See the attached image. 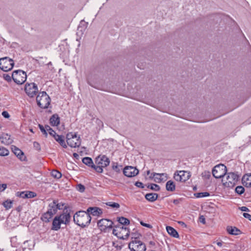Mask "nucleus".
I'll return each instance as SVG.
<instances>
[{"label":"nucleus","instance_id":"63","mask_svg":"<svg viewBox=\"0 0 251 251\" xmlns=\"http://www.w3.org/2000/svg\"><path fill=\"white\" fill-rule=\"evenodd\" d=\"M149 173H150V171H149L148 172V174H149Z\"/></svg>","mask_w":251,"mask_h":251},{"label":"nucleus","instance_id":"54","mask_svg":"<svg viewBox=\"0 0 251 251\" xmlns=\"http://www.w3.org/2000/svg\"><path fill=\"white\" fill-rule=\"evenodd\" d=\"M181 201V199H175L173 202L175 204L177 205Z\"/></svg>","mask_w":251,"mask_h":251},{"label":"nucleus","instance_id":"62","mask_svg":"<svg viewBox=\"0 0 251 251\" xmlns=\"http://www.w3.org/2000/svg\"><path fill=\"white\" fill-rule=\"evenodd\" d=\"M97 121H99V123H102V122L100 121V120H99L97 119Z\"/></svg>","mask_w":251,"mask_h":251},{"label":"nucleus","instance_id":"41","mask_svg":"<svg viewBox=\"0 0 251 251\" xmlns=\"http://www.w3.org/2000/svg\"><path fill=\"white\" fill-rule=\"evenodd\" d=\"M36 196V194L35 193L32 191H27L26 192V198H33Z\"/></svg>","mask_w":251,"mask_h":251},{"label":"nucleus","instance_id":"44","mask_svg":"<svg viewBox=\"0 0 251 251\" xmlns=\"http://www.w3.org/2000/svg\"><path fill=\"white\" fill-rule=\"evenodd\" d=\"M3 76L5 80L8 82L11 81L12 76H11L10 75L8 74H4Z\"/></svg>","mask_w":251,"mask_h":251},{"label":"nucleus","instance_id":"12","mask_svg":"<svg viewBox=\"0 0 251 251\" xmlns=\"http://www.w3.org/2000/svg\"><path fill=\"white\" fill-rule=\"evenodd\" d=\"M191 176L190 173L188 171H180L175 173L174 178L177 181L185 182L189 179Z\"/></svg>","mask_w":251,"mask_h":251},{"label":"nucleus","instance_id":"29","mask_svg":"<svg viewBox=\"0 0 251 251\" xmlns=\"http://www.w3.org/2000/svg\"><path fill=\"white\" fill-rule=\"evenodd\" d=\"M12 149L13 150V151L14 154L16 155L20 159H22V156H24L23 152L15 146H14V147Z\"/></svg>","mask_w":251,"mask_h":251},{"label":"nucleus","instance_id":"25","mask_svg":"<svg viewBox=\"0 0 251 251\" xmlns=\"http://www.w3.org/2000/svg\"><path fill=\"white\" fill-rule=\"evenodd\" d=\"M166 230L169 235L175 238H178L179 234L176 230L170 226H166Z\"/></svg>","mask_w":251,"mask_h":251},{"label":"nucleus","instance_id":"60","mask_svg":"<svg viewBox=\"0 0 251 251\" xmlns=\"http://www.w3.org/2000/svg\"><path fill=\"white\" fill-rule=\"evenodd\" d=\"M57 204L58 205H57V209H61L62 208L61 207V204L60 203H57Z\"/></svg>","mask_w":251,"mask_h":251},{"label":"nucleus","instance_id":"57","mask_svg":"<svg viewBox=\"0 0 251 251\" xmlns=\"http://www.w3.org/2000/svg\"><path fill=\"white\" fill-rule=\"evenodd\" d=\"M200 220H201V222L204 224L205 223V219L203 218V216H201L200 217Z\"/></svg>","mask_w":251,"mask_h":251},{"label":"nucleus","instance_id":"36","mask_svg":"<svg viewBox=\"0 0 251 251\" xmlns=\"http://www.w3.org/2000/svg\"><path fill=\"white\" fill-rule=\"evenodd\" d=\"M210 195L208 192H201L195 194V196L197 198H203L208 197Z\"/></svg>","mask_w":251,"mask_h":251},{"label":"nucleus","instance_id":"4","mask_svg":"<svg viewBox=\"0 0 251 251\" xmlns=\"http://www.w3.org/2000/svg\"><path fill=\"white\" fill-rule=\"evenodd\" d=\"M67 144L71 148H76L81 144V139L76 132H69L66 135Z\"/></svg>","mask_w":251,"mask_h":251},{"label":"nucleus","instance_id":"2","mask_svg":"<svg viewBox=\"0 0 251 251\" xmlns=\"http://www.w3.org/2000/svg\"><path fill=\"white\" fill-rule=\"evenodd\" d=\"M36 102L38 106L42 109H47L50 104L51 99L47 93L40 92L36 97Z\"/></svg>","mask_w":251,"mask_h":251},{"label":"nucleus","instance_id":"59","mask_svg":"<svg viewBox=\"0 0 251 251\" xmlns=\"http://www.w3.org/2000/svg\"><path fill=\"white\" fill-rule=\"evenodd\" d=\"M207 175H206V178H207V179H208V178H209V177H210V176H210V173H209V172H207Z\"/></svg>","mask_w":251,"mask_h":251},{"label":"nucleus","instance_id":"39","mask_svg":"<svg viewBox=\"0 0 251 251\" xmlns=\"http://www.w3.org/2000/svg\"><path fill=\"white\" fill-rule=\"evenodd\" d=\"M103 167H101V166L97 165L96 166L95 165H93V167H92V168H93L95 170V171L101 173L103 172Z\"/></svg>","mask_w":251,"mask_h":251},{"label":"nucleus","instance_id":"64","mask_svg":"<svg viewBox=\"0 0 251 251\" xmlns=\"http://www.w3.org/2000/svg\"><path fill=\"white\" fill-rule=\"evenodd\" d=\"M10 218H8V220H7V221H9Z\"/></svg>","mask_w":251,"mask_h":251},{"label":"nucleus","instance_id":"26","mask_svg":"<svg viewBox=\"0 0 251 251\" xmlns=\"http://www.w3.org/2000/svg\"><path fill=\"white\" fill-rule=\"evenodd\" d=\"M158 195L156 193H148L145 195V198L149 201L153 202L157 200Z\"/></svg>","mask_w":251,"mask_h":251},{"label":"nucleus","instance_id":"47","mask_svg":"<svg viewBox=\"0 0 251 251\" xmlns=\"http://www.w3.org/2000/svg\"><path fill=\"white\" fill-rule=\"evenodd\" d=\"M140 224L142 226H143L145 227H148L149 228H151L152 227L151 225L150 224L145 223L142 221L140 222Z\"/></svg>","mask_w":251,"mask_h":251},{"label":"nucleus","instance_id":"30","mask_svg":"<svg viewBox=\"0 0 251 251\" xmlns=\"http://www.w3.org/2000/svg\"><path fill=\"white\" fill-rule=\"evenodd\" d=\"M13 201L10 200H7L3 201L2 203V205L6 210H8L12 208Z\"/></svg>","mask_w":251,"mask_h":251},{"label":"nucleus","instance_id":"14","mask_svg":"<svg viewBox=\"0 0 251 251\" xmlns=\"http://www.w3.org/2000/svg\"><path fill=\"white\" fill-rule=\"evenodd\" d=\"M123 173L126 176L131 177L138 175L139 171L135 167L132 166H126L123 170Z\"/></svg>","mask_w":251,"mask_h":251},{"label":"nucleus","instance_id":"6","mask_svg":"<svg viewBox=\"0 0 251 251\" xmlns=\"http://www.w3.org/2000/svg\"><path fill=\"white\" fill-rule=\"evenodd\" d=\"M135 239L130 242L128 244V248L130 251H146V247L145 244L140 240H137V237H132Z\"/></svg>","mask_w":251,"mask_h":251},{"label":"nucleus","instance_id":"7","mask_svg":"<svg viewBox=\"0 0 251 251\" xmlns=\"http://www.w3.org/2000/svg\"><path fill=\"white\" fill-rule=\"evenodd\" d=\"M12 78L13 81L17 84H22L26 79V74L22 70H16L13 72Z\"/></svg>","mask_w":251,"mask_h":251},{"label":"nucleus","instance_id":"38","mask_svg":"<svg viewBox=\"0 0 251 251\" xmlns=\"http://www.w3.org/2000/svg\"><path fill=\"white\" fill-rule=\"evenodd\" d=\"M244 191L245 189L242 186H238L236 187V188H235V192L239 195H241L242 194H243L244 192Z\"/></svg>","mask_w":251,"mask_h":251},{"label":"nucleus","instance_id":"18","mask_svg":"<svg viewBox=\"0 0 251 251\" xmlns=\"http://www.w3.org/2000/svg\"><path fill=\"white\" fill-rule=\"evenodd\" d=\"M1 142L5 145H9L13 142L10 135L7 133H2L0 136Z\"/></svg>","mask_w":251,"mask_h":251},{"label":"nucleus","instance_id":"32","mask_svg":"<svg viewBox=\"0 0 251 251\" xmlns=\"http://www.w3.org/2000/svg\"><path fill=\"white\" fill-rule=\"evenodd\" d=\"M118 221L119 223L121 224L120 225L124 226V225H129L130 223L129 220L126 218L124 217H119L118 218Z\"/></svg>","mask_w":251,"mask_h":251},{"label":"nucleus","instance_id":"55","mask_svg":"<svg viewBox=\"0 0 251 251\" xmlns=\"http://www.w3.org/2000/svg\"><path fill=\"white\" fill-rule=\"evenodd\" d=\"M178 223L184 227H186L187 226L186 224L182 221H179Z\"/></svg>","mask_w":251,"mask_h":251},{"label":"nucleus","instance_id":"42","mask_svg":"<svg viewBox=\"0 0 251 251\" xmlns=\"http://www.w3.org/2000/svg\"><path fill=\"white\" fill-rule=\"evenodd\" d=\"M76 189L79 192L82 193V192H84L85 187L83 185H82L81 184H79L77 185V186H76Z\"/></svg>","mask_w":251,"mask_h":251},{"label":"nucleus","instance_id":"8","mask_svg":"<svg viewBox=\"0 0 251 251\" xmlns=\"http://www.w3.org/2000/svg\"><path fill=\"white\" fill-rule=\"evenodd\" d=\"M113 223L107 219H102L98 221L97 225L100 231L106 232L113 227Z\"/></svg>","mask_w":251,"mask_h":251},{"label":"nucleus","instance_id":"1","mask_svg":"<svg viewBox=\"0 0 251 251\" xmlns=\"http://www.w3.org/2000/svg\"><path fill=\"white\" fill-rule=\"evenodd\" d=\"M91 217L87 211H79L74 215V222L82 227L88 226L91 222Z\"/></svg>","mask_w":251,"mask_h":251},{"label":"nucleus","instance_id":"20","mask_svg":"<svg viewBox=\"0 0 251 251\" xmlns=\"http://www.w3.org/2000/svg\"><path fill=\"white\" fill-rule=\"evenodd\" d=\"M242 183L247 187H251V173L245 175L242 177Z\"/></svg>","mask_w":251,"mask_h":251},{"label":"nucleus","instance_id":"5","mask_svg":"<svg viewBox=\"0 0 251 251\" xmlns=\"http://www.w3.org/2000/svg\"><path fill=\"white\" fill-rule=\"evenodd\" d=\"M112 233L118 238L125 240L128 237L130 231L128 228L124 227L122 225H119L114 226Z\"/></svg>","mask_w":251,"mask_h":251},{"label":"nucleus","instance_id":"45","mask_svg":"<svg viewBox=\"0 0 251 251\" xmlns=\"http://www.w3.org/2000/svg\"><path fill=\"white\" fill-rule=\"evenodd\" d=\"M33 146L34 148L37 151L40 150V144L37 142H34L33 143Z\"/></svg>","mask_w":251,"mask_h":251},{"label":"nucleus","instance_id":"53","mask_svg":"<svg viewBox=\"0 0 251 251\" xmlns=\"http://www.w3.org/2000/svg\"><path fill=\"white\" fill-rule=\"evenodd\" d=\"M135 186L140 188H143V184L141 182L137 181L135 184Z\"/></svg>","mask_w":251,"mask_h":251},{"label":"nucleus","instance_id":"40","mask_svg":"<svg viewBox=\"0 0 251 251\" xmlns=\"http://www.w3.org/2000/svg\"><path fill=\"white\" fill-rule=\"evenodd\" d=\"M151 189L157 191L160 189V187L159 185L156 184H151L150 185L148 186Z\"/></svg>","mask_w":251,"mask_h":251},{"label":"nucleus","instance_id":"51","mask_svg":"<svg viewBox=\"0 0 251 251\" xmlns=\"http://www.w3.org/2000/svg\"><path fill=\"white\" fill-rule=\"evenodd\" d=\"M48 132L50 135L52 136L53 137L55 136V135L57 134L55 131H54L52 128L50 129V131H49Z\"/></svg>","mask_w":251,"mask_h":251},{"label":"nucleus","instance_id":"19","mask_svg":"<svg viewBox=\"0 0 251 251\" xmlns=\"http://www.w3.org/2000/svg\"><path fill=\"white\" fill-rule=\"evenodd\" d=\"M62 223H63V221H60L59 218L55 216L52 221L51 229L55 231L58 230L61 227Z\"/></svg>","mask_w":251,"mask_h":251},{"label":"nucleus","instance_id":"43","mask_svg":"<svg viewBox=\"0 0 251 251\" xmlns=\"http://www.w3.org/2000/svg\"><path fill=\"white\" fill-rule=\"evenodd\" d=\"M39 128L41 130V132L44 135H45L46 136H47V135H48V133H47V132L46 131V130L45 129V126L44 127L42 125H39Z\"/></svg>","mask_w":251,"mask_h":251},{"label":"nucleus","instance_id":"21","mask_svg":"<svg viewBox=\"0 0 251 251\" xmlns=\"http://www.w3.org/2000/svg\"><path fill=\"white\" fill-rule=\"evenodd\" d=\"M50 124L52 126H57L60 124V118L57 114H53L50 118Z\"/></svg>","mask_w":251,"mask_h":251},{"label":"nucleus","instance_id":"17","mask_svg":"<svg viewBox=\"0 0 251 251\" xmlns=\"http://www.w3.org/2000/svg\"><path fill=\"white\" fill-rule=\"evenodd\" d=\"M86 211L89 215L92 214L95 216H99L102 213V210L98 207H90L88 208Z\"/></svg>","mask_w":251,"mask_h":251},{"label":"nucleus","instance_id":"15","mask_svg":"<svg viewBox=\"0 0 251 251\" xmlns=\"http://www.w3.org/2000/svg\"><path fill=\"white\" fill-rule=\"evenodd\" d=\"M56 216L59 218L60 221H63L62 224L66 225L69 224L71 217L70 213L68 212L67 210L65 212L64 211L62 214Z\"/></svg>","mask_w":251,"mask_h":251},{"label":"nucleus","instance_id":"35","mask_svg":"<svg viewBox=\"0 0 251 251\" xmlns=\"http://www.w3.org/2000/svg\"><path fill=\"white\" fill-rule=\"evenodd\" d=\"M9 152L6 148L0 146V156L8 155Z\"/></svg>","mask_w":251,"mask_h":251},{"label":"nucleus","instance_id":"52","mask_svg":"<svg viewBox=\"0 0 251 251\" xmlns=\"http://www.w3.org/2000/svg\"><path fill=\"white\" fill-rule=\"evenodd\" d=\"M26 192H22L20 193L19 196L21 198L25 199V198H26Z\"/></svg>","mask_w":251,"mask_h":251},{"label":"nucleus","instance_id":"27","mask_svg":"<svg viewBox=\"0 0 251 251\" xmlns=\"http://www.w3.org/2000/svg\"><path fill=\"white\" fill-rule=\"evenodd\" d=\"M166 188L167 191L173 192L176 189V185L172 180H169L166 184Z\"/></svg>","mask_w":251,"mask_h":251},{"label":"nucleus","instance_id":"46","mask_svg":"<svg viewBox=\"0 0 251 251\" xmlns=\"http://www.w3.org/2000/svg\"><path fill=\"white\" fill-rule=\"evenodd\" d=\"M7 188V184H0V192H3L4 191L6 188Z\"/></svg>","mask_w":251,"mask_h":251},{"label":"nucleus","instance_id":"9","mask_svg":"<svg viewBox=\"0 0 251 251\" xmlns=\"http://www.w3.org/2000/svg\"><path fill=\"white\" fill-rule=\"evenodd\" d=\"M226 167L223 164L218 165L214 167L212 170V175L216 178L224 177L226 174Z\"/></svg>","mask_w":251,"mask_h":251},{"label":"nucleus","instance_id":"24","mask_svg":"<svg viewBox=\"0 0 251 251\" xmlns=\"http://www.w3.org/2000/svg\"><path fill=\"white\" fill-rule=\"evenodd\" d=\"M57 201H53L52 202L49 204V206L50 208L48 211H49L51 213V215H53L56 213L57 210Z\"/></svg>","mask_w":251,"mask_h":251},{"label":"nucleus","instance_id":"16","mask_svg":"<svg viewBox=\"0 0 251 251\" xmlns=\"http://www.w3.org/2000/svg\"><path fill=\"white\" fill-rule=\"evenodd\" d=\"M151 176H152V177L154 178V181L157 183L164 182L167 179V175L165 173H153L151 174Z\"/></svg>","mask_w":251,"mask_h":251},{"label":"nucleus","instance_id":"58","mask_svg":"<svg viewBox=\"0 0 251 251\" xmlns=\"http://www.w3.org/2000/svg\"><path fill=\"white\" fill-rule=\"evenodd\" d=\"M217 245L219 246V247H222V245H223V242L221 241V242H217Z\"/></svg>","mask_w":251,"mask_h":251},{"label":"nucleus","instance_id":"22","mask_svg":"<svg viewBox=\"0 0 251 251\" xmlns=\"http://www.w3.org/2000/svg\"><path fill=\"white\" fill-rule=\"evenodd\" d=\"M226 230L227 232L231 235H237L241 233V231L238 228L231 226H227Z\"/></svg>","mask_w":251,"mask_h":251},{"label":"nucleus","instance_id":"28","mask_svg":"<svg viewBox=\"0 0 251 251\" xmlns=\"http://www.w3.org/2000/svg\"><path fill=\"white\" fill-rule=\"evenodd\" d=\"M82 161L84 164L91 168L94 165L92 158L89 157H84L82 159Z\"/></svg>","mask_w":251,"mask_h":251},{"label":"nucleus","instance_id":"34","mask_svg":"<svg viewBox=\"0 0 251 251\" xmlns=\"http://www.w3.org/2000/svg\"><path fill=\"white\" fill-rule=\"evenodd\" d=\"M112 167L113 170H114L115 172H116L117 173H119L120 172L122 169V166H119L118 163L113 162L112 163Z\"/></svg>","mask_w":251,"mask_h":251},{"label":"nucleus","instance_id":"33","mask_svg":"<svg viewBox=\"0 0 251 251\" xmlns=\"http://www.w3.org/2000/svg\"><path fill=\"white\" fill-rule=\"evenodd\" d=\"M51 176L54 178L59 179L62 176L61 173L55 170H52L50 173Z\"/></svg>","mask_w":251,"mask_h":251},{"label":"nucleus","instance_id":"23","mask_svg":"<svg viewBox=\"0 0 251 251\" xmlns=\"http://www.w3.org/2000/svg\"><path fill=\"white\" fill-rule=\"evenodd\" d=\"M54 139L59 143V144L64 148H67V146L64 140V137L62 135L56 134L54 137Z\"/></svg>","mask_w":251,"mask_h":251},{"label":"nucleus","instance_id":"10","mask_svg":"<svg viewBox=\"0 0 251 251\" xmlns=\"http://www.w3.org/2000/svg\"><path fill=\"white\" fill-rule=\"evenodd\" d=\"M14 61L8 57L0 59V69L4 72L11 70L14 66Z\"/></svg>","mask_w":251,"mask_h":251},{"label":"nucleus","instance_id":"3","mask_svg":"<svg viewBox=\"0 0 251 251\" xmlns=\"http://www.w3.org/2000/svg\"><path fill=\"white\" fill-rule=\"evenodd\" d=\"M225 177L222 178L223 185L226 187L232 188L239 179V176L235 173H228L225 175Z\"/></svg>","mask_w":251,"mask_h":251},{"label":"nucleus","instance_id":"61","mask_svg":"<svg viewBox=\"0 0 251 251\" xmlns=\"http://www.w3.org/2000/svg\"><path fill=\"white\" fill-rule=\"evenodd\" d=\"M73 155H74V157H76L78 156V154H77V153H74L73 154Z\"/></svg>","mask_w":251,"mask_h":251},{"label":"nucleus","instance_id":"50","mask_svg":"<svg viewBox=\"0 0 251 251\" xmlns=\"http://www.w3.org/2000/svg\"><path fill=\"white\" fill-rule=\"evenodd\" d=\"M239 209L240 210H241L242 211H246V212H249L250 211L248 207H246V206L239 207Z\"/></svg>","mask_w":251,"mask_h":251},{"label":"nucleus","instance_id":"49","mask_svg":"<svg viewBox=\"0 0 251 251\" xmlns=\"http://www.w3.org/2000/svg\"><path fill=\"white\" fill-rule=\"evenodd\" d=\"M1 114L3 116V117L5 118H9L10 117L9 113L6 111H3Z\"/></svg>","mask_w":251,"mask_h":251},{"label":"nucleus","instance_id":"37","mask_svg":"<svg viewBox=\"0 0 251 251\" xmlns=\"http://www.w3.org/2000/svg\"><path fill=\"white\" fill-rule=\"evenodd\" d=\"M106 204L114 208H119L120 207V204L115 202H107L106 203Z\"/></svg>","mask_w":251,"mask_h":251},{"label":"nucleus","instance_id":"31","mask_svg":"<svg viewBox=\"0 0 251 251\" xmlns=\"http://www.w3.org/2000/svg\"><path fill=\"white\" fill-rule=\"evenodd\" d=\"M52 216L53 215H51V213L49 211H47L43 215L42 220L45 222H49L50 219L52 217Z\"/></svg>","mask_w":251,"mask_h":251},{"label":"nucleus","instance_id":"48","mask_svg":"<svg viewBox=\"0 0 251 251\" xmlns=\"http://www.w3.org/2000/svg\"><path fill=\"white\" fill-rule=\"evenodd\" d=\"M243 216L245 218L248 219L249 220L251 221V215L247 213H244L243 214Z\"/></svg>","mask_w":251,"mask_h":251},{"label":"nucleus","instance_id":"11","mask_svg":"<svg viewBox=\"0 0 251 251\" xmlns=\"http://www.w3.org/2000/svg\"><path fill=\"white\" fill-rule=\"evenodd\" d=\"M25 91L29 97L33 98L38 93V89L37 85L34 83H26L25 85Z\"/></svg>","mask_w":251,"mask_h":251},{"label":"nucleus","instance_id":"56","mask_svg":"<svg viewBox=\"0 0 251 251\" xmlns=\"http://www.w3.org/2000/svg\"><path fill=\"white\" fill-rule=\"evenodd\" d=\"M51 128L49 126H45V129L46 130V131H50V129Z\"/></svg>","mask_w":251,"mask_h":251},{"label":"nucleus","instance_id":"13","mask_svg":"<svg viewBox=\"0 0 251 251\" xmlns=\"http://www.w3.org/2000/svg\"><path fill=\"white\" fill-rule=\"evenodd\" d=\"M95 162L97 165L106 167L109 165V159L104 155H100L96 158Z\"/></svg>","mask_w":251,"mask_h":251}]
</instances>
